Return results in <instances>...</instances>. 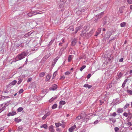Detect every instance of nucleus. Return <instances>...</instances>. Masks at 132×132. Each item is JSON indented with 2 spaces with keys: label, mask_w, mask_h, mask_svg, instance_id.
<instances>
[{
  "label": "nucleus",
  "mask_w": 132,
  "mask_h": 132,
  "mask_svg": "<svg viewBox=\"0 0 132 132\" xmlns=\"http://www.w3.org/2000/svg\"><path fill=\"white\" fill-rule=\"evenodd\" d=\"M19 77H20V78H21V79H22L23 80V79L24 78H25L26 77V76L24 75H22L21 76Z\"/></svg>",
  "instance_id": "48"
},
{
  "label": "nucleus",
  "mask_w": 132,
  "mask_h": 132,
  "mask_svg": "<svg viewBox=\"0 0 132 132\" xmlns=\"http://www.w3.org/2000/svg\"><path fill=\"white\" fill-rule=\"evenodd\" d=\"M89 29V28L87 26L84 27L81 34V35L82 37L85 38H86L87 34H86V32Z\"/></svg>",
  "instance_id": "2"
},
{
  "label": "nucleus",
  "mask_w": 132,
  "mask_h": 132,
  "mask_svg": "<svg viewBox=\"0 0 132 132\" xmlns=\"http://www.w3.org/2000/svg\"><path fill=\"white\" fill-rule=\"evenodd\" d=\"M2 104H3V105L4 106H6V105L7 106L9 105V104H7V103L5 102Z\"/></svg>",
  "instance_id": "52"
},
{
  "label": "nucleus",
  "mask_w": 132,
  "mask_h": 132,
  "mask_svg": "<svg viewBox=\"0 0 132 132\" xmlns=\"http://www.w3.org/2000/svg\"><path fill=\"white\" fill-rule=\"evenodd\" d=\"M123 59L122 58H121L119 60V62H122L123 61Z\"/></svg>",
  "instance_id": "61"
},
{
  "label": "nucleus",
  "mask_w": 132,
  "mask_h": 132,
  "mask_svg": "<svg viewBox=\"0 0 132 132\" xmlns=\"http://www.w3.org/2000/svg\"><path fill=\"white\" fill-rule=\"evenodd\" d=\"M51 76L49 75H48L46 76V80L47 81H48L50 78Z\"/></svg>",
  "instance_id": "32"
},
{
  "label": "nucleus",
  "mask_w": 132,
  "mask_h": 132,
  "mask_svg": "<svg viewBox=\"0 0 132 132\" xmlns=\"http://www.w3.org/2000/svg\"><path fill=\"white\" fill-rule=\"evenodd\" d=\"M40 128H44L45 129H46L47 128V123H46L45 124H44L40 126Z\"/></svg>",
  "instance_id": "21"
},
{
  "label": "nucleus",
  "mask_w": 132,
  "mask_h": 132,
  "mask_svg": "<svg viewBox=\"0 0 132 132\" xmlns=\"http://www.w3.org/2000/svg\"><path fill=\"white\" fill-rule=\"evenodd\" d=\"M32 12L33 15L38 14H41L43 13L42 11H34Z\"/></svg>",
  "instance_id": "10"
},
{
  "label": "nucleus",
  "mask_w": 132,
  "mask_h": 132,
  "mask_svg": "<svg viewBox=\"0 0 132 132\" xmlns=\"http://www.w3.org/2000/svg\"><path fill=\"white\" fill-rule=\"evenodd\" d=\"M101 28H98L97 31L96 32V34L95 35V36H97L100 33V32H101Z\"/></svg>",
  "instance_id": "20"
},
{
  "label": "nucleus",
  "mask_w": 132,
  "mask_h": 132,
  "mask_svg": "<svg viewBox=\"0 0 132 132\" xmlns=\"http://www.w3.org/2000/svg\"><path fill=\"white\" fill-rule=\"evenodd\" d=\"M70 74V73L69 71H67L65 73V74L66 75H68Z\"/></svg>",
  "instance_id": "59"
},
{
  "label": "nucleus",
  "mask_w": 132,
  "mask_h": 132,
  "mask_svg": "<svg viewBox=\"0 0 132 132\" xmlns=\"http://www.w3.org/2000/svg\"><path fill=\"white\" fill-rule=\"evenodd\" d=\"M59 59V57H57L55 58V59L54 60H55V61H57V60Z\"/></svg>",
  "instance_id": "63"
},
{
  "label": "nucleus",
  "mask_w": 132,
  "mask_h": 132,
  "mask_svg": "<svg viewBox=\"0 0 132 132\" xmlns=\"http://www.w3.org/2000/svg\"><path fill=\"white\" fill-rule=\"evenodd\" d=\"M31 80H32L31 78V77L29 78L28 79V80H27V82H30L31 81Z\"/></svg>",
  "instance_id": "49"
},
{
  "label": "nucleus",
  "mask_w": 132,
  "mask_h": 132,
  "mask_svg": "<svg viewBox=\"0 0 132 132\" xmlns=\"http://www.w3.org/2000/svg\"><path fill=\"white\" fill-rule=\"evenodd\" d=\"M65 3L63 1L61 0L59 3V6L60 8L63 7L64 6Z\"/></svg>",
  "instance_id": "13"
},
{
  "label": "nucleus",
  "mask_w": 132,
  "mask_h": 132,
  "mask_svg": "<svg viewBox=\"0 0 132 132\" xmlns=\"http://www.w3.org/2000/svg\"><path fill=\"white\" fill-rule=\"evenodd\" d=\"M66 103L65 102L63 101H62L60 102L59 104L60 105H64Z\"/></svg>",
  "instance_id": "35"
},
{
  "label": "nucleus",
  "mask_w": 132,
  "mask_h": 132,
  "mask_svg": "<svg viewBox=\"0 0 132 132\" xmlns=\"http://www.w3.org/2000/svg\"><path fill=\"white\" fill-rule=\"evenodd\" d=\"M127 93L130 95H132V90H127Z\"/></svg>",
  "instance_id": "38"
},
{
  "label": "nucleus",
  "mask_w": 132,
  "mask_h": 132,
  "mask_svg": "<svg viewBox=\"0 0 132 132\" xmlns=\"http://www.w3.org/2000/svg\"><path fill=\"white\" fill-rule=\"evenodd\" d=\"M23 91V89H21L20 90L19 92V94H21V93H22Z\"/></svg>",
  "instance_id": "50"
},
{
  "label": "nucleus",
  "mask_w": 132,
  "mask_h": 132,
  "mask_svg": "<svg viewBox=\"0 0 132 132\" xmlns=\"http://www.w3.org/2000/svg\"><path fill=\"white\" fill-rule=\"evenodd\" d=\"M57 74V71H55L54 73L53 74V78H54L55 77V76Z\"/></svg>",
  "instance_id": "42"
},
{
  "label": "nucleus",
  "mask_w": 132,
  "mask_h": 132,
  "mask_svg": "<svg viewBox=\"0 0 132 132\" xmlns=\"http://www.w3.org/2000/svg\"><path fill=\"white\" fill-rule=\"evenodd\" d=\"M55 124L56 127H58L61 125V124L60 123H55Z\"/></svg>",
  "instance_id": "29"
},
{
  "label": "nucleus",
  "mask_w": 132,
  "mask_h": 132,
  "mask_svg": "<svg viewBox=\"0 0 132 132\" xmlns=\"http://www.w3.org/2000/svg\"><path fill=\"white\" fill-rule=\"evenodd\" d=\"M126 23L125 22H123L120 24V26L121 27H125L126 25Z\"/></svg>",
  "instance_id": "27"
},
{
  "label": "nucleus",
  "mask_w": 132,
  "mask_h": 132,
  "mask_svg": "<svg viewBox=\"0 0 132 132\" xmlns=\"http://www.w3.org/2000/svg\"><path fill=\"white\" fill-rule=\"evenodd\" d=\"M69 29L72 31H73L74 30V28L73 26H71L69 27Z\"/></svg>",
  "instance_id": "51"
},
{
  "label": "nucleus",
  "mask_w": 132,
  "mask_h": 132,
  "mask_svg": "<svg viewBox=\"0 0 132 132\" xmlns=\"http://www.w3.org/2000/svg\"><path fill=\"white\" fill-rule=\"evenodd\" d=\"M18 79L19 81L18 82L17 84L18 85H19L21 82L23 80V79H21V78L19 77Z\"/></svg>",
  "instance_id": "26"
},
{
  "label": "nucleus",
  "mask_w": 132,
  "mask_h": 132,
  "mask_svg": "<svg viewBox=\"0 0 132 132\" xmlns=\"http://www.w3.org/2000/svg\"><path fill=\"white\" fill-rule=\"evenodd\" d=\"M123 116H124L126 117H127L128 116V113L127 112H124L123 114Z\"/></svg>",
  "instance_id": "45"
},
{
  "label": "nucleus",
  "mask_w": 132,
  "mask_h": 132,
  "mask_svg": "<svg viewBox=\"0 0 132 132\" xmlns=\"http://www.w3.org/2000/svg\"><path fill=\"white\" fill-rule=\"evenodd\" d=\"M17 82V81L16 80H14L10 83L9 85H7L8 87H11L15 85Z\"/></svg>",
  "instance_id": "5"
},
{
  "label": "nucleus",
  "mask_w": 132,
  "mask_h": 132,
  "mask_svg": "<svg viewBox=\"0 0 132 132\" xmlns=\"http://www.w3.org/2000/svg\"><path fill=\"white\" fill-rule=\"evenodd\" d=\"M128 80V79H126L124 80L122 85V87H124L125 86Z\"/></svg>",
  "instance_id": "23"
},
{
  "label": "nucleus",
  "mask_w": 132,
  "mask_h": 132,
  "mask_svg": "<svg viewBox=\"0 0 132 132\" xmlns=\"http://www.w3.org/2000/svg\"><path fill=\"white\" fill-rule=\"evenodd\" d=\"M23 110V108L22 107H20L18 108L17 110L18 112H21Z\"/></svg>",
  "instance_id": "30"
},
{
  "label": "nucleus",
  "mask_w": 132,
  "mask_h": 132,
  "mask_svg": "<svg viewBox=\"0 0 132 132\" xmlns=\"http://www.w3.org/2000/svg\"><path fill=\"white\" fill-rule=\"evenodd\" d=\"M112 83H111L109 84L108 85L107 87V88H111L112 86Z\"/></svg>",
  "instance_id": "37"
},
{
  "label": "nucleus",
  "mask_w": 132,
  "mask_h": 132,
  "mask_svg": "<svg viewBox=\"0 0 132 132\" xmlns=\"http://www.w3.org/2000/svg\"><path fill=\"white\" fill-rule=\"evenodd\" d=\"M50 112L49 111L48 112H47L45 114V115L47 117V116L50 115Z\"/></svg>",
  "instance_id": "44"
},
{
  "label": "nucleus",
  "mask_w": 132,
  "mask_h": 132,
  "mask_svg": "<svg viewBox=\"0 0 132 132\" xmlns=\"http://www.w3.org/2000/svg\"><path fill=\"white\" fill-rule=\"evenodd\" d=\"M16 114V112L13 111L12 112H9L8 113L7 116L8 117H9L11 116H13Z\"/></svg>",
  "instance_id": "11"
},
{
  "label": "nucleus",
  "mask_w": 132,
  "mask_h": 132,
  "mask_svg": "<svg viewBox=\"0 0 132 132\" xmlns=\"http://www.w3.org/2000/svg\"><path fill=\"white\" fill-rule=\"evenodd\" d=\"M82 28V27L81 26H79L78 27H77L75 29V33L76 34L77 32L80 30V29H81Z\"/></svg>",
  "instance_id": "14"
},
{
  "label": "nucleus",
  "mask_w": 132,
  "mask_h": 132,
  "mask_svg": "<svg viewBox=\"0 0 132 132\" xmlns=\"http://www.w3.org/2000/svg\"><path fill=\"white\" fill-rule=\"evenodd\" d=\"M112 32L111 31H108L105 35V38H109L112 35Z\"/></svg>",
  "instance_id": "4"
},
{
  "label": "nucleus",
  "mask_w": 132,
  "mask_h": 132,
  "mask_svg": "<svg viewBox=\"0 0 132 132\" xmlns=\"http://www.w3.org/2000/svg\"><path fill=\"white\" fill-rule=\"evenodd\" d=\"M112 121L113 123H114L116 121V120L115 119H113Z\"/></svg>",
  "instance_id": "64"
},
{
  "label": "nucleus",
  "mask_w": 132,
  "mask_h": 132,
  "mask_svg": "<svg viewBox=\"0 0 132 132\" xmlns=\"http://www.w3.org/2000/svg\"><path fill=\"white\" fill-rule=\"evenodd\" d=\"M46 117H46V116L45 115H44L43 117L42 118V120H44L45 119Z\"/></svg>",
  "instance_id": "60"
},
{
  "label": "nucleus",
  "mask_w": 132,
  "mask_h": 132,
  "mask_svg": "<svg viewBox=\"0 0 132 132\" xmlns=\"http://www.w3.org/2000/svg\"><path fill=\"white\" fill-rule=\"evenodd\" d=\"M117 115L116 113V112H114L112 113H110V116H111L115 117Z\"/></svg>",
  "instance_id": "34"
},
{
  "label": "nucleus",
  "mask_w": 132,
  "mask_h": 132,
  "mask_svg": "<svg viewBox=\"0 0 132 132\" xmlns=\"http://www.w3.org/2000/svg\"><path fill=\"white\" fill-rule=\"evenodd\" d=\"M23 125H21L18 127L17 130L18 131H21L23 129Z\"/></svg>",
  "instance_id": "18"
},
{
  "label": "nucleus",
  "mask_w": 132,
  "mask_h": 132,
  "mask_svg": "<svg viewBox=\"0 0 132 132\" xmlns=\"http://www.w3.org/2000/svg\"><path fill=\"white\" fill-rule=\"evenodd\" d=\"M28 16L29 17H31L33 15L32 12L30 13H29L27 14Z\"/></svg>",
  "instance_id": "46"
},
{
  "label": "nucleus",
  "mask_w": 132,
  "mask_h": 132,
  "mask_svg": "<svg viewBox=\"0 0 132 132\" xmlns=\"http://www.w3.org/2000/svg\"><path fill=\"white\" fill-rule=\"evenodd\" d=\"M84 87H88L89 89L92 87V86L89 85L88 84H85L84 85Z\"/></svg>",
  "instance_id": "22"
},
{
  "label": "nucleus",
  "mask_w": 132,
  "mask_h": 132,
  "mask_svg": "<svg viewBox=\"0 0 132 132\" xmlns=\"http://www.w3.org/2000/svg\"><path fill=\"white\" fill-rule=\"evenodd\" d=\"M117 77H116L117 80L120 79L123 76V74L121 72H118L117 75Z\"/></svg>",
  "instance_id": "8"
},
{
  "label": "nucleus",
  "mask_w": 132,
  "mask_h": 132,
  "mask_svg": "<svg viewBox=\"0 0 132 132\" xmlns=\"http://www.w3.org/2000/svg\"><path fill=\"white\" fill-rule=\"evenodd\" d=\"M55 40V39L53 38L52 40L48 44V46L49 47L52 44V43L54 42Z\"/></svg>",
  "instance_id": "24"
},
{
  "label": "nucleus",
  "mask_w": 132,
  "mask_h": 132,
  "mask_svg": "<svg viewBox=\"0 0 132 132\" xmlns=\"http://www.w3.org/2000/svg\"><path fill=\"white\" fill-rule=\"evenodd\" d=\"M9 92L10 93L12 94L14 92V90L13 89H11L10 90Z\"/></svg>",
  "instance_id": "54"
},
{
  "label": "nucleus",
  "mask_w": 132,
  "mask_h": 132,
  "mask_svg": "<svg viewBox=\"0 0 132 132\" xmlns=\"http://www.w3.org/2000/svg\"><path fill=\"white\" fill-rule=\"evenodd\" d=\"M6 106H5L2 104H0V113L2 112L6 108Z\"/></svg>",
  "instance_id": "9"
},
{
  "label": "nucleus",
  "mask_w": 132,
  "mask_h": 132,
  "mask_svg": "<svg viewBox=\"0 0 132 132\" xmlns=\"http://www.w3.org/2000/svg\"><path fill=\"white\" fill-rule=\"evenodd\" d=\"M123 110L122 108H118L117 110V112L119 113L123 112Z\"/></svg>",
  "instance_id": "19"
},
{
  "label": "nucleus",
  "mask_w": 132,
  "mask_h": 132,
  "mask_svg": "<svg viewBox=\"0 0 132 132\" xmlns=\"http://www.w3.org/2000/svg\"><path fill=\"white\" fill-rule=\"evenodd\" d=\"M57 106V105L56 104H54L53 105L52 107V109H55Z\"/></svg>",
  "instance_id": "36"
},
{
  "label": "nucleus",
  "mask_w": 132,
  "mask_h": 132,
  "mask_svg": "<svg viewBox=\"0 0 132 132\" xmlns=\"http://www.w3.org/2000/svg\"><path fill=\"white\" fill-rule=\"evenodd\" d=\"M5 99V96H1V97H0V99L1 100H4Z\"/></svg>",
  "instance_id": "47"
},
{
  "label": "nucleus",
  "mask_w": 132,
  "mask_h": 132,
  "mask_svg": "<svg viewBox=\"0 0 132 132\" xmlns=\"http://www.w3.org/2000/svg\"><path fill=\"white\" fill-rule=\"evenodd\" d=\"M56 62H57V61H56L55 60H54L53 61H52V65L54 66L55 65V63H56Z\"/></svg>",
  "instance_id": "43"
},
{
  "label": "nucleus",
  "mask_w": 132,
  "mask_h": 132,
  "mask_svg": "<svg viewBox=\"0 0 132 132\" xmlns=\"http://www.w3.org/2000/svg\"><path fill=\"white\" fill-rule=\"evenodd\" d=\"M119 128L117 127H115L114 128V130L115 131L117 132L119 130Z\"/></svg>",
  "instance_id": "53"
},
{
  "label": "nucleus",
  "mask_w": 132,
  "mask_h": 132,
  "mask_svg": "<svg viewBox=\"0 0 132 132\" xmlns=\"http://www.w3.org/2000/svg\"><path fill=\"white\" fill-rule=\"evenodd\" d=\"M76 128V125H74L73 126L70 127L69 129L70 132H73V130Z\"/></svg>",
  "instance_id": "12"
},
{
  "label": "nucleus",
  "mask_w": 132,
  "mask_h": 132,
  "mask_svg": "<svg viewBox=\"0 0 132 132\" xmlns=\"http://www.w3.org/2000/svg\"><path fill=\"white\" fill-rule=\"evenodd\" d=\"M130 104H129L126 103L125 105L124 106L123 108L124 109H126L127 108L129 105Z\"/></svg>",
  "instance_id": "33"
},
{
  "label": "nucleus",
  "mask_w": 132,
  "mask_h": 132,
  "mask_svg": "<svg viewBox=\"0 0 132 132\" xmlns=\"http://www.w3.org/2000/svg\"><path fill=\"white\" fill-rule=\"evenodd\" d=\"M82 118H83L82 117L80 116L77 117L76 118V120H79Z\"/></svg>",
  "instance_id": "28"
},
{
  "label": "nucleus",
  "mask_w": 132,
  "mask_h": 132,
  "mask_svg": "<svg viewBox=\"0 0 132 132\" xmlns=\"http://www.w3.org/2000/svg\"><path fill=\"white\" fill-rule=\"evenodd\" d=\"M127 2L129 4H132V0H127Z\"/></svg>",
  "instance_id": "56"
},
{
  "label": "nucleus",
  "mask_w": 132,
  "mask_h": 132,
  "mask_svg": "<svg viewBox=\"0 0 132 132\" xmlns=\"http://www.w3.org/2000/svg\"><path fill=\"white\" fill-rule=\"evenodd\" d=\"M72 60V55H69L68 57V61L70 62Z\"/></svg>",
  "instance_id": "41"
},
{
  "label": "nucleus",
  "mask_w": 132,
  "mask_h": 132,
  "mask_svg": "<svg viewBox=\"0 0 132 132\" xmlns=\"http://www.w3.org/2000/svg\"><path fill=\"white\" fill-rule=\"evenodd\" d=\"M49 129L51 132H54V127L53 125H52L50 126L49 127Z\"/></svg>",
  "instance_id": "15"
},
{
  "label": "nucleus",
  "mask_w": 132,
  "mask_h": 132,
  "mask_svg": "<svg viewBox=\"0 0 132 132\" xmlns=\"http://www.w3.org/2000/svg\"><path fill=\"white\" fill-rule=\"evenodd\" d=\"M91 75L90 74H88L87 76V79H88L90 78Z\"/></svg>",
  "instance_id": "58"
},
{
  "label": "nucleus",
  "mask_w": 132,
  "mask_h": 132,
  "mask_svg": "<svg viewBox=\"0 0 132 132\" xmlns=\"http://www.w3.org/2000/svg\"><path fill=\"white\" fill-rule=\"evenodd\" d=\"M127 125L128 126H131L132 125V124L131 122H128L127 124Z\"/></svg>",
  "instance_id": "55"
},
{
  "label": "nucleus",
  "mask_w": 132,
  "mask_h": 132,
  "mask_svg": "<svg viewBox=\"0 0 132 132\" xmlns=\"http://www.w3.org/2000/svg\"><path fill=\"white\" fill-rule=\"evenodd\" d=\"M77 42V39L76 38H74L71 42V45L72 46H74Z\"/></svg>",
  "instance_id": "16"
},
{
  "label": "nucleus",
  "mask_w": 132,
  "mask_h": 132,
  "mask_svg": "<svg viewBox=\"0 0 132 132\" xmlns=\"http://www.w3.org/2000/svg\"><path fill=\"white\" fill-rule=\"evenodd\" d=\"M86 67V66L85 65H82V67L80 68V70L81 71H82L83 69H84V68H85Z\"/></svg>",
  "instance_id": "39"
},
{
  "label": "nucleus",
  "mask_w": 132,
  "mask_h": 132,
  "mask_svg": "<svg viewBox=\"0 0 132 132\" xmlns=\"http://www.w3.org/2000/svg\"><path fill=\"white\" fill-rule=\"evenodd\" d=\"M62 44H63V43L62 42H60L59 43V46H62Z\"/></svg>",
  "instance_id": "62"
},
{
  "label": "nucleus",
  "mask_w": 132,
  "mask_h": 132,
  "mask_svg": "<svg viewBox=\"0 0 132 132\" xmlns=\"http://www.w3.org/2000/svg\"><path fill=\"white\" fill-rule=\"evenodd\" d=\"M57 88V86L56 84H54L52 86L50 87L49 89L50 90H54Z\"/></svg>",
  "instance_id": "6"
},
{
  "label": "nucleus",
  "mask_w": 132,
  "mask_h": 132,
  "mask_svg": "<svg viewBox=\"0 0 132 132\" xmlns=\"http://www.w3.org/2000/svg\"><path fill=\"white\" fill-rule=\"evenodd\" d=\"M98 122H99L98 121V120H96V121H95V122H94L93 123L94 125L96 124Z\"/></svg>",
  "instance_id": "57"
},
{
  "label": "nucleus",
  "mask_w": 132,
  "mask_h": 132,
  "mask_svg": "<svg viewBox=\"0 0 132 132\" xmlns=\"http://www.w3.org/2000/svg\"><path fill=\"white\" fill-rule=\"evenodd\" d=\"M45 75V73L44 72H41L39 74V76L40 77H43Z\"/></svg>",
  "instance_id": "31"
},
{
  "label": "nucleus",
  "mask_w": 132,
  "mask_h": 132,
  "mask_svg": "<svg viewBox=\"0 0 132 132\" xmlns=\"http://www.w3.org/2000/svg\"><path fill=\"white\" fill-rule=\"evenodd\" d=\"M58 97V96L57 95H55L54 96L52 97L51 99L49 101V102L50 103L51 102L55 99H56Z\"/></svg>",
  "instance_id": "17"
},
{
  "label": "nucleus",
  "mask_w": 132,
  "mask_h": 132,
  "mask_svg": "<svg viewBox=\"0 0 132 132\" xmlns=\"http://www.w3.org/2000/svg\"><path fill=\"white\" fill-rule=\"evenodd\" d=\"M105 76H109L111 74L110 71H108L105 73Z\"/></svg>",
  "instance_id": "40"
},
{
  "label": "nucleus",
  "mask_w": 132,
  "mask_h": 132,
  "mask_svg": "<svg viewBox=\"0 0 132 132\" xmlns=\"http://www.w3.org/2000/svg\"><path fill=\"white\" fill-rule=\"evenodd\" d=\"M28 54L27 52L25 51L19 53L15 57L16 61H18L23 59L27 56Z\"/></svg>",
  "instance_id": "1"
},
{
  "label": "nucleus",
  "mask_w": 132,
  "mask_h": 132,
  "mask_svg": "<svg viewBox=\"0 0 132 132\" xmlns=\"http://www.w3.org/2000/svg\"><path fill=\"white\" fill-rule=\"evenodd\" d=\"M110 22V19L108 17H105L103 21V25L104 26L106 24H108Z\"/></svg>",
  "instance_id": "3"
},
{
  "label": "nucleus",
  "mask_w": 132,
  "mask_h": 132,
  "mask_svg": "<svg viewBox=\"0 0 132 132\" xmlns=\"http://www.w3.org/2000/svg\"><path fill=\"white\" fill-rule=\"evenodd\" d=\"M21 119H18V118H16L15 119V121L17 123L21 122Z\"/></svg>",
  "instance_id": "25"
},
{
  "label": "nucleus",
  "mask_w": 132,
  "mask_h": 132,
  "mask_svg": "<svg viewBox=\"0 0 132 132\" xmlns=\"http://www.w3.org/2000/svg\"><path fill=\"white\" fill-rule=\"evenodd\" d=\"M95 30L94 29H92L87 34L86 38H88L94 32Z\"/></svg>",
  "instance_id": "7"
}]
</instances>
